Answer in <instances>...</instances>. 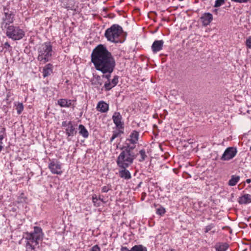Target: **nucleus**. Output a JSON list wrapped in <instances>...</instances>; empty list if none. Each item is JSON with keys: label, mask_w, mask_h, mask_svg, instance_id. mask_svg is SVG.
<instances>
[{"label": "nucleus", "mask_w": 251, "mask_h": 251, "mask_svg": "<svg viewBox=\"0 0 251 251\" xmlns=\"http://www.w3.org/2000/svg\"><path fill=\"white\" fill-rule=\"evenodd\" d=\"M91 62L95 69L101 72H109L116 66L115 60L112 53L102 44L98 45L91 53Z\"/></svg>", "instance_id": "nucleus-1"}, {"label": "nucleus", "mask_w": 251, "mask_h": 251, "mask_svg": "<svg viewBox=\"0 0 251 251\" xmlns=\"http://www.w3.org/2000/svg\"><path fill=\"white\" fill-rule=\"evenodd\" d=\"M43 236L42 229L39 226H34L32 232L25 233L26 251H35L36 246L38 245L39 241L43 240Z\"/></svg>", "instance_id": "nucleus-2"}, {"label": "nucleus", "mask_w": 251, "mask_h": 251, "mask_svg": "<svg viewBox=\"0 0 251 251\" xmlns=\"http://www.w3.org/2000/svg\"><path fill=\"white\" fill-rule=\"evenodd\" d=\"M123 32L122 27L118 25L114 24L105 31L104 36L107 41L114 43H122L123 42L120 37Z\"/></svg>", "instance_id": "nucleus-3"}, {"label": "nucleus", "mask_w": 251, "mask_h": 251, "mask_svg": "<svg viewBox=\"0 0 251 251\" xmlns=\"http://www.w3.org/2000/svg\"><path fill=\"white\" fill-rule=\"evenodd\" d=\"M38 60L41 64H45L49 61L52 56V49L50 42H45L38 49Z\"/></svg>", "instance_id": "nucleus-4"}, {"label": "nucleus", "mask_w": 251, "mask_h": 251, "mask_svg": "<svg viewBox=\"0 0 251 251\" xmlns=\"http://www.w3.org/2000/svg\"><path fill=\"white\" fill-rule=\"evenodd\" d=\"M137 156V154H132L127 151H122L116 159V163L118 167L128 168L133 163V161Z\"/></svg>", "instance_id": "nucleus-5"}, {"label": "nucleus", "mask_w": 251, "mask_h": 251, "mask_svg": "<svg viewBox=\"0 0 251 251\" xmlns=\"http://www.w3.org/2000/svg\"><path fill=\"white\" fill-rule=\"evenodd\" d=\"M7 28L6 36L12 39L13 40H19L22 39L25 36V32L19 27L13 25H8Z\"/></svg>", "instance_id": "nucleus-6"}, {"label": "nucleus", "mask_w": 251, "mask_h": 251, "mask_svg": "<svg viewBox=\"0 0 251 251\" xmlns=\"http://www.w3.org/2000/svg\"><path fill=\"white\" fill-rule=\"evenodd\" d=\"M75 122L73 121H63L62 123V126L65 127V133L67 136L68 141L70 139H69V137H73L76 135L77 130V128L75 127Z\"/></svg>", "instance_id": "nucleus-7"}, {"label": "nucleus", "mask_w": 251, "mask_h": 251, "mask_svg": "<svg viewBox=\"0 0 251 251\" xmlns=\"http://www.w3.org/2000/svg\"><path fill=\"white\" fill-rule=\"evenodd\" d=\"M237 150L236 148L228 147L226 149L224 153L221 157L223 161H228L232 159L237 154Z\"/></svg>", "instance_id": "nucleus-8"}, {"label": "nucleus", "mask_w": 251, "mask_h": 251, "mask_svg": "<svg viewBox=\"0 0 251 251\" xmlns=\"http://www.w3.org/2000/svg\"><path fill=\"white\" fill-rule=\"evenodd\" d=\"M49 168L53 174L61 175L62 173L61 163L57 160L51 161L49 164Z\"/></svg>", "instance_id": "nucleus-9"}, {"label": "nucleus", "mask_w": 251, "mask_h": 251, "mask_svg": "<svg viewBox=\"0 0 251 251\" xmlns=\"http://www.w3.org/2000/svg\"><path fill=\"white\" fill-rule=\"evenodd\" d=\"M112 120L116 127L118 129L123 130L124 128V122L122 121V116L120 112H115L113 116Z\"/></svg>", "instance_id": "nucleus-10"}, {"label": "nucleus", "mask_w": 251, "mask_h": 251, "mask_svg": "<svg viewBox=\"0 0 251 251\" xmlns=\"http://www.w3.org/2000/svg\"><path fill=\"white\" fill-rule=\"evenodd\" d=\"M202 25L206 26L211 22L213 20V15L212 14L208 12L205 13L201 17Z\"/></svg>", "instance_id": "nucleus-11"}, {"label": "nucleus", "mask_w": 251, "mask_h": 251, "mask_svg": "<svg viewBox=\"0 0 251 251\" xmlns=\"http://www.w3.org/2000/svg\"><path fill=\"white\" fill-rule=\"evenodd\" d=\"M119 175L120 177L126 180L130 179L131 178V175L130 172L127 170V168L119 167Z\"/></svg>", "instance_id": "nucleus-12"}, {"label": "nucleus", "mask_w": 251, "mask_h": 251, "mask_svg": "<svg viewBox=\"0 0 251 251\" xmlns=\"http://www.w3.org/2000/svg\"><path fill=\"white\" fill-rule=\"evenodd\" d=\"M164 41L162 40H155L151 46V50L153 53L160 51L163 48Z\"/></svg>", "instance_id": "nucleus-13"}, {"label": "nucleus", "mask_w": 251, "mask_h": 251, "mask_svg": "<svg viewBox=\"0 0 251 251\" xmlns=\"http://www.w3.org/2000/svg\"><path fill=\"white\" fill-rule=\"evenodd\" d=\"M4 13L5 17L4 19V22L2 23L1 26L6 28L8 25L13 23L14 16L11 12H5Z\"/></svg>", "instance_id": "nucleus-14"}, {"label": "nucleus", "mask_w": 251, "mask_h": 251, "mask_svg": "<svg viewBox=\"0 0 251 251\" xmlns=\"http://www.w3.org/2000/svg\"><path fill=\"white\" fill-rule=\"evenodd\" d=\"M97 109L101 113L107 112L109 110V105L104 101H100L97 104Z\"/></svg>", "instance_id": "nucleus-15"}, {"label": "nucleus", "mask_w": 251, "mask_h": 251, "mask_svg": "<svg viewBox=\"0 0 251 251\" xmlns=\"http://www.w3.org/2000/svg\"><path fill=\"white\" fill-rule=\"evenodd\" d=\"M139 132L136 130H133L129 135V138L126 139L131 144H135L137 143L139 139Z\"/></svg>", "instance_id": "nucleus-16"}, {"label": "nucleus", "mask_w": 251, "mask_h": 251, "mask_svg": "<svg viewBox=\"0 0 251 251\" xmlns=\"http://www.w3.org/2000/svg\"><path fill=\"white\" fill-rule=\"evenodd\" d=\"M75 100L60 99L58 100L57 103L62 107H69L72 105V102Z\"/></svg>", "instance_id": "nucleus-17"}, {"label": "nucleus", "mask_w": 251, "mask_h": 251, "mask_svg": "<svg viewBox=\"0 0 251 251\" xmlns=\"http://www.w3.org/2000/svg\"><path fill=\"white\" fill-rule=\"evenodd\" d=\"M238 202L241 204H245L251 202V195L250 194H245L240 197L238 200Z\"/></svg>", "instance_id": "nucleus-18"}, {"label": "nucleus", "mask_w": 251, "mask_h": 251, "mask_svg": "<svg viewBox=\"0 0 251 251\" xmlns=\"http://www.w3.org/2000/svg\"><path fill=\"white\" fill-rule=\"evenodd\" d=\"M126 146H124L121 148L122 151L125 152L127 151L129 153H131L132 154H137L138 153H135L134 152V150L135 148V144L129 145L128 143H126Z\"/></svg>", "instance_id": "nucleus-19"}, {"label": "nucleus", "mask_w": 251, "mask_h": 251, "mask_svg": "<svg viewBox=\"0 0 251 251\" xmlns=\"http://www.w3.org/2000/svg\"><path fill=\"white\" fill-rule=\"evenodd\" d=\"M53 66L52 64L49 63L47 64L43 68V75L44 77H46L50 75L52 72Z\"/></svg>", "instance_id": "nucleus-20"}, {"label": "nucleus", "mask_w": 251, "mask_h": 251, "mask_svg": "<svg viewBox=\"0 0 251 251\" xmlns=\"http://www.w3.org/2000/svg\"><path fill=\"white\" fill-rule=\"evenodd\" d=\"M229 247V245L226 243H218L215 245L216 251H226Z\"/></svg>", "instance_id": "nucleus-21"}, {"label": "nucleus", "mask_w": 251, "mask_h": 251, "mask_svg": "<svg viewBox=\"0 0 251 251\" xmlns=\"http://www.w3.org/2000/svg\"><path fill=\"white\" fill-rule=\"evenodd\" d=\"M79 134L83 138H87L89 136V132L86 127L82 125L78 126Z\"/></svg>", "instance_id": "nucleus-22"}, {"label": "nucleus", "mask_w": 251, "mask_h": 251, "mask_svg": "<svg viewBox=\"0 0 251 251\" xmlns=\"http://www.w3.org/2000/svg\"><path fill=\"white\" fill-rule=\"evenodd\" d=\"M240 180V176H238L232 175L231 178L228 181V185L231 186H233L236 185Z\"/></svg>", "instance_id": "nucleus-23"}, {"label": "nucleus", "mask_w": 251, "mask_h": 251, "mask_svg": "<svg viewBox=\"0 0 251 251\" xmlns=\"http://www.w3.org/2000/svg\"><path fill=\"white\" fill-rule=\"evenodd\" d=\"M131 249V251H147V248L142 245H135Z\"/></svg>", "instance_id": "nucleus-24"}, {"label": "nucleus", "mask_w": 251, "mask_h": 251, "mask_svg": "<svg viewBox=\"0 0 251 251\" xmlns=\"http://www.w3.org/2000/svg\"><path fill=\"white\" fill-rule=\"evenodd\" d=\"M92 201L94 206H95L99 207L101 205L100 202V201L98 199V197L96 195H93Z\"/></svg>", "instance_id": "nucleus-25"}, {"label": "nucleus", "mask_w": 251, "mask_h": 251, "mask_svg": "<svg viewBox=\"0 0 251 251\" xmlns=\"http://www.w3.org/2000/svg\"><path fill=\"white\" fill-rule=\"evenodd\" d=\"M94 82H92L93 84L99 85L101 86L102 84V81L101 77L99 75H96L95 76Z\"/></svg>", "instance_id": "nucleus-26"}, {"label": "nucleus", "mask_w": 251, "mask_h": 251, "mask_svg": "<svg viewBox=\"0 0 251 251\" xmlns=\"http://www.w3.org/2000/svg\"><path fill=\"white\" fill-rule=\"evenodd\" d=\"M114 87V86H112V84H111V81L109 80L105 82L103 86V88L106 91H109Z\"/></svg>", "instance_id": "nucleus-27"}, {"label": "nucleus", "mask_w": 251, "mask_h": 251, "mask_svg": "<svg viewBox=\"0 0 251 251\" xmlns=\"http://www.w3.org/2000/svg\"><path fill=\"white\" fill-rule=\"evenodd\" d=\"M139 154L141 155V158L139 159L140 162L144 161L146 158L147 157V155L146 154V151L145 150L143 149L139 151Z\"/></svg>", "instance_id": "nucleus-28"}, {"label": "nucleus", "mask_w": 251, "mask_h": 251, "mask_svg": "<svg viewBox=\"0 0 251 251\" xmlns=\"http://www.w3.org/2000/svg\"><path fill=\"white\" fill-rule=\"evenodd\" d=\"M114 69H113L111 71L110 70L109 72L104 73L101 72L103 75L102 77L107 79V81H110V78L111 77V74L113 72Z\"/></svg>", "instance_id": "nucleus-29"}, {"label": "nucleus", "mask_w": 251, "mask_h": 251, "mask_svg": "<svg viewBox=\"0 0 251 251\" xmlns=\"http://www.w3.org/2000/svg\"><path fill=\"white\" fill-rule=\"evenodd\" d=\"M112 186L111 184H109L106 186H104L101 188V192L102 193H107L109 190H111Z\"/></svg>", "instance_id": "nucleus-30"}, {"label": "nucleus", "mask_w": 251, "mask_h": 251, "mask_svg": "<svg viewBox=\"0 0 251 251\" xmlns=\"http://www.w3.org/2000/svg\"><path fill=\"white\" fill-rule=\"evenodd\" d=\"M124 132L121 129H119L118 130H114L113 131L112 136L115 138H117L121 135V134L123 133Z\"/></svg>", "instance_id": "nucleus-31"}, {"label": "nucleus", "mask_w": 251, "mask_h": 251, "mask_svg": "<svg viewBox=\"0 0 251 251\" xmlns=\"http://www.w3.org/2000/svg\"><path fill=\"white\" fill-rule=\"evenodd\" d=\"M24 109V105L22 103H19L16 106V110L18 114H20L22 113Z\"/></svg>", "instance_id": "nucleus-32"}, {"label": "nucleus", "mask_w": 251, "mask_h": 251, "mask_svg": "<svg viewBox=\"0 0 251 251\" xmlns=\"http://www.w3.org/2000/svg\"><path fill=\"white\" fill-rule=\"evenodd\" d=\"M225 2V0H216L214 7H219L223 5Z\"/></svg>", "instance_id": "nucleus-33"}, {"label": "nucleus", "mask_w": 251, "mask_h": 251, "mask_svg": "<svg viewBox=\"0 0 251 251\" xmlns=\"http://www.w3.org/2000/svg\"><path fill=\"white\" fill-rule=\"evenodd\" d=\"M165 212V209L163 207H160L156 209V213L157 214L162 216L163 215Z\"/></svg>", "instance_id": "nucleus-34"}, {"label": "nucleus", "mask_w": 251, "mask_h": 251, "mask_svg": "<svg viewBox=\"0 0 251 251\" xmlns=\"http://www.w3.org/2000/svg\"><path fill=\"white\" fill-rule=\"evenodd\" d=\"M214 227H215V225L214 224H212V223L207 225L204 228V232L205 233L208 232L210 230H211Z\"/></svg>", "instance_id": "nucleus-35"}, {"label": "nucleus", "mask_w": 251, "mask_h": 251, "mask_svg": "<svg viewBox=\"0 0 251 251\" xmlns=\"http://www.w3.org/2000/svg\"><path fill=\"white\" fill-rule=\"evenodd\" d=\"M118 82L119 76L118 75H115L111 81V84H112V86H114V87L118 84Z\"/></svg>", "instance_id": "nucleus-36"}, {"label": "nucleus", "mask_w": 251, "mask_h": 251, "mask_svg": "<svg viewBox=\"0 0 251 251\" xmlns=\"http://www.w3.org/2000/svg\"><path fill=\"white\" fill-rule=\"evenodd\" d=\"M246 45L248 48L251 49V36L246 39Z\"/></svg>", "instance_id": "nucleus-37"}, {"label": "nucleus", "mask_w": 251, "mask_h": 251, "mask_svg": "<svg viewBox=\"0 0 251 251\" xmlns=\"http://www.w3.org/2000/svg\"><path fill=\"white\" fill-rule=\"evenodd\" d=\"M2 47L4 49H5L6 50H9L11 48V47L10 46V44L8 42H6L4 44L2 45Z\"/></svg>", "instance_id": "nucleus-38"}, {"label": "nucleus", "mask_w": 251, "mask_h": 251, "mask_svg": "<svg viewBox=\"0 0 251 251\" xmlns=\"http://www.w3.org/2000/svg\"><path fill=\"white\" fill-rule=\"evenodd\" d=\"M90 251H101L100 247L96 245L94 246L90 250Z\"/></svg>", "instance_id": "nucleus-39"}, {"label": "nucleus", "mask_w": 251, "mask_h": 251, "mask_svg": "<svg viewBox=\"0 0 251 251\" xmlns=\"http://www.w3.org/2000/svg\"><path fill=\"white\" fill-rule=\"evenodd\" d=\"M232 1L238 3H247L250 1L251 0H231Z\"/></svg>", "instance_id": "nucleus-40"}, {"label": "nucleus", "mask_w": 251, "mask_h": 251, "mask_svg": "<svg viewBox=\"0 0 251 251\" xmlns=\"http://www.w3.org/2000/svg\"><path fill=\"white\" fill-rule=\"evenodd\" d=\"M3 135H0V151H1L3 148V147L2 146V140L3 139Z\"/></svg>", "instance_id": "nucleus-41"}, {"label": "nucleus", "mask_w": 251, "mask_h": 251, "mask_svg": "<svg viewBox=\"0 0 251 251\" xmlns=\"http://www.w3.org/2000/svg\"><path fill=\"white\" fill-rule=\"evenodd\" d=\"M121 251H131V249L130 250L126 247H122Z\"/></svg>", "instance_id": "nucleus-42"}, {"label": "nucleus", "mask_w": 251, "mask_h": 251, "mask_svg": "<svg viewBox=\"0 0 251 251\" xmlns=\"http://www.w3.org/2000/svg\"><path fill=\"white\" fill-rule=\"evenodd\" d=\"M98 199L99 200L100 202V203L101 202H104L103 198H102L100 196L98 197Z\"/></svg>", "instance_id": "nucleus-43"}, {"label": "nucleus", "mask_w": 251, "mask_h": 251, "mask_svg": "<svg viewBox=\"0 0 251 251\" xmlns=\"http://www.w3.org/2000/svg\"><path fill=\"white\" fill-rule=\"evenodd\" d=\"M115 139V138L113 136H112L110 140V142L111 143Z\"/></svg>", "instance_id": "nucleus-44"}, {"label": "nucleus", "mask_w": 251, "mask_h": 251, "mask_svg": "<svg viewBox=\"0 0 251 251\" xmlns=\"http://www.w3.org/2000/svg\"><path fill=\"white\" fill-rule=\"evenodd\" d=\"M3 51V48L2 46H0V52H2Z\"/></svg>", "instance_id": "nucleus-45"}, {"label": "nucleus", "mask_w": 251, "mask_h": 251, "mask_svg": "<svg viewBox=\"0 0 251 251\" xmlns=\"http://www.w3.org/2000/svg\"><path fill=\"white\" fill-rule=\"evenodd\" d=\"M246 182L248 183H250L251 182V179L249 178L246 180Z\"/></svg>", "instance_id": "nucleus-46"}, {"label": "nucleus", "mask_w": 251, "mask_h": 251, "mask_svg": "<svg viewBox=\"0 0 251 251\" xmlns=\"http://www.w3.org/2000/svg\"><path fill=\"white\" fill-rule=\"evenodd\" d=\"M11 96V94L10 92L8 93L7 94V97H9Z\"/></svg>", "instance_id": "nucleus-47"}, {"label": "nucleus", "mask_w": 251, "mask_h": 251, "mask_svg": "<svg viewBox=\"0 0 251 251\" xmlns=\"http://www.w3.org/2000/svg\"><path fill=\"white\" fill-rule=\"evenodd\" d=\"M215 231L214 230V231H212L211 232V233H212V234H214V233H215Z\"/></svg>", "instance_id": "nucleus-48"}, {"label": "nucleus", "mask_w": 251, "mask_h": 251, "mask_svg": "<svg viewBox=\"0 0 251 251\" xmlns=\"http://www.w3.org/2000/svg\"><path fill=\"white\" fill-rule=\"evenodd\" d=\"M249 246H250V248H251V243L249 244Z\"/></svg>", "instance_id": "nucleus-49"}, {"label": "nucleus", "mask_w": 251, "mask_h": 251, "mask_svg": "<svg viewBox=\"0 0 251 251\" xmlns=\"http://www.w3.org/2000/svg\"><path fill=\"white\" fill-rule=\"evenodd\" d=\"M171 251H174V250L171 249Z\"/></svg>", "instance_id": "nucleus-50"}]
</instances>
